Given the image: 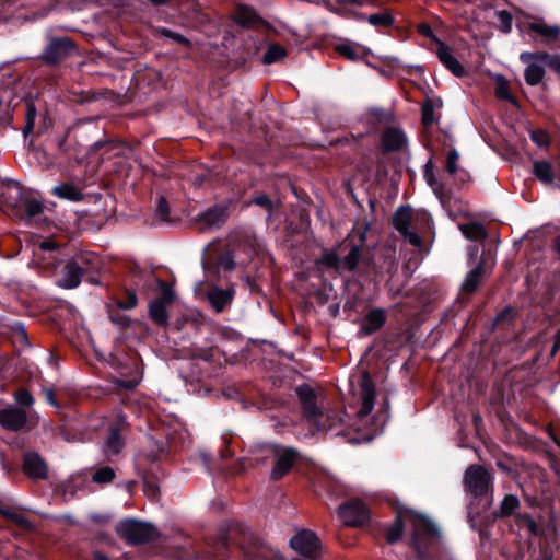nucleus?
<instances>
[{
    "label": "nucleus",
    "instance_id": "nucleus-1",
    "mask_svg": "<svg viewBox=\"0 0 560 560\" xmlns=\"http://www.w3.org/2000/svg\"><path fill=\"white\" fill-rule=\"evenodd\" d=\"M117 534L130 545H140L154 540L158 529L149 523L125 520L117 526Z\"/></svg>",
    "mask_w": 560,
    "mask_h": 560
},
{
    "label": "nucleus",
    "instance_id": "nucleus-2",
    "mask_svg": "<svg viewBox=\"0 0 560 560\" xmlns=\"http://www.w3.org/2000/svg\"><path fill=\"white\" fill-rule=\"evenodd\" d=\"M412 548L415 549L419 560H425L428 558L429 550L435 540L438 530L433 524L420 516L412 517Z\"/></svg>",
    "mask_w": 560,
    "mask_h": 560
},
{
    "label": "nucleus",
    "instance_id": "nucleus-3",
    "mask_svg": "<svg viewBox=\"0 0 560 560\" xmlns=\"http://www.w3.org/2000/svg\"><path fill=\"white\" fill-rule=\"evenodd\" d=\"M296 393L303 404V411L308 421H311L318 430H326L330 424H326V417L316 406L313 389L307 385H301L296 388Z\"/></svg>",
    "mask_w": 560,
    "mask_h": 560
},
{
    "label": "nucleus",
    "instance_id": "nucleus-4",
    "mask_svg": "<svg viewBox=\"0 0 560 560\" xmlns=\"http://www.w3.org/2000/svg\"><path fill=\"white\" fill-rule=\"evenodd\" d=\"M338 515L348 526H362L370 520V511L361 500H350L338 509Z\"/></svg>",
    "mask_w": 560,
    "mask_h": 560
},
{
    "label": "nucleus",
    "instance_id": "nucleus-5",
    "mask_svg": "<svg viewBox=\"0 0 560 560\" xmlns=\"http://www.w3.org/2000/svg\"><path fill=\"white\" fill-rule=\"evenodd\" d=\"M290 546L301 556L315 559L319 552L318 537L311 530H301L290 540Z\"/></svg>",
    "mask_w": 560,
    "mask_h": 560
},
{
    "label": "nucleus",
    "instance_id": "nucleus-6",
    "mask_svg": "<svg viewBox=\"0 0 560 560\" xmlns=\"http://www.w3.org/2000/svg\"><path fill=\"white\" fill-rule=\"evenodd\" d=\"M465 486L475 495L485 494L490 486V474L481 466L471 465L465 472Z\"/></svg>",
    "mask_w": 560,
    "mask_h": 560
},
{
    "label": "nucleus",
    "instance_id": "nucleus-7",
    "mask_svg": "<svg viewBox=\"0 0 560 560\" xmlns=\"http://www.w3.org/2000/svg\"><path fill=\"white\" fill-rule=\"evenodd\" d=\"M270 451L276 458V464L270 476L273 480H278L288 474L293 466L296 458V452L293 448H284L280 446H271Z\"/></svg>",
    "mask_w": 560,
    "mask_h": 560
},
{
    "label": "nucleus",
    "instance_id": "nucleus-8",
    "mask_svg": "<svg viewBox=\"0 0 560 560\" xmlns=\"http://www.w3.org/2000/svg\"><path fill=\"white\" fill-rule=\"evenodd\" d=\"M412 219V211L409 207H400L397 209L393 217L394 226L399 231V233L413 246H420L421 238L420 236L410 231L409 226Z\"/></svg>",
    "mask_w": 560,
    "mask_h": 560
},
{
    "label": "nucleus",
    "instance_id": "nucleus-9",
    "mask_svg": "<svg viewBox=\"0 0 560 560\" xmlns=\"http://www.w3.org/2000/svg\"><path fill=\"white\" fill-rule=\"evenodd\" d=\"M27 421V413L16 406H9L0 410V424L9 431L21 430Z\"/></svg>",
    "mask_w": 560,
    "mask_h": 560
},
{
    "label": "nucleus",
    "instance_id": "nucleus-10",
    "mask_svg": "<svg viewBox=\"0 0 560 560\" xmlns=\"http://www.w3.org/2000/svg\"><path fill=\"white\" fill-rule=\"evenodd\" d=\"M361 407L358 411L360 417L368 416L374 408L375 402V386L369 375V373H364L360 381V392H359Z\"/></svg>",
    "mask_w": 560,
    "mask_h": 560
},
{
    "label": "nucleus",
    "instance_id": "nucleus-11",
    "mask_svg": "<svg viewBox=\"0 0 560 560\" xmlns=\"http://www.w3.org/2000/svg\"><path fill=\"white\" fill-rule=\"evenodd\" d=\"M73 50L72 42L67 37L56 38L45 49L43 58L50 63H56L66 58Z\"/></svg>",
    "mask_w": 560,
    "mask_h": 560
},
{
    "label": "nucleus",
    "instance_id": "nucleus-12",
    "mask_svg": "<svg viewBox=\"0 0 560 560\" xmlns=\"http://www.w3.org/2000/svg\"><path fill=\"white\" fill-rule=\"evenodd\" d=\"M83 256H80L73 260H70L62 270V278L60 279L61 287L66 289H73L81 282V277L85 269L80 265V260Z\"/></svg>",
    "mask_w": 560,
    "mask_h": 560
},
{
    "label": "nucleus",
    "instance_id": "nucleus-13",
    "mask_svg": "<svg viewBox=\"0 0 560 560\" xmlns=\"http://www.w3.org/2000/svg\"><path fill=\"white\" fill-rule=\"evenodd\" d=\"M23 471L33 479H44L47 477L46 464L35 453H30L24 456Z\"/></svg>",
    "mask_w": 560,
    "mask_h": 560
},
{
    "label": "nucleus",
    "instance_id": "nucleus-14",
    "mask_svg": "<svg viewBox=\"0 0 560 560\" xmlns=\"http://www.w3.org/2000/svg\"><path fill=\"white\" fill-rule=\"evenodd\" d=\"M438 43V57L440 61L456 77H462L464 74V68L460 62L455 58L452 54L448 46L444 43L435 39Z\"/></svg>",
    "mask_w": 560,
    "mask_h": 560
},
{
    "label": "nucleus",
    "instance_id": "nucleus-15",
    "mask_svg": "<svg viewBox=\"0 0 560 560\" xmlns=\"http://www.w3.org/2000/svg\"><path fill=\"white\" fill-rule=\"evenodd\" d=\"M406 142L404 132L397 128H388L382 135V148L386 152L400 150Z\"/></svg>",
    "mask_w": 560,
    "mask_h": 560
},
{
    "label": "nucleus",
    "instance_id": "nucleus-16",
    "mask_svg": "<svg viewBox=\"0 0 560 560\" xmlns=\"http://www.w3.org/2000/svg\"><path fill=\"white\" fill-rule=\"evenodd\" d=\"M233 296L234 291L232 289L223 290L214 287L208 291V300L217 312L223 311L231 304Z\"/></svg>",
    "mask_w": 560,
    "mask_h": 560
},
{
    "label": "nucleus",
    "instance_id": "nucleus-17",
    "mask_svg": "<svg viewBox=\"0 0 560 560\" xmlns=\"http://www.w3.org/2000/svg\"><path fill=\"white\" fill-rule=\"evenodd\" d=\"M522 62L527 65L524 71L525 82L532 86L539 84L545 77L542 62L536 58H530L527 61Z\"/></svg>",
    "mask_w": 560,
    "mask_h": 560
},
{
    "label": "nucleus",
    "instance_id": "nucleus-18",
    "mask_svg": "<svg viewBox=\"0 0 560 560\" xmlns=\"http://www.w3.org/2000/svg\"><path fill=\"white\" fill-rule=\"evenodd\" d=\"M530 58L539 59L542 63L548 66L552 71L560 74V55L548 54L546 51H524L520 55L521 61H527Z\"/></svg>",
    "mask_w": 560,
    "mask_h": 560
},
{
    "label": "nucleus",
    "instance_id": "nucleus-19",
    "mask_svg": "<svg viewBox=\"0 0 560 560\" xmlns=\"http://www.w3.org/2000/svg\"><path fill=\"white\" fill-rule=\"evenodd\" d=\"M3 194L5 202L14 208L20 207L25 198L23 186L14 180H11L5 185V190Z\"/></svg>",
    "mask_w": 560,
    "mask_h": 560
},
{
    "label": "nucleus",
    "instance_id": "nucleus-20",
    "mask_svg": "<svg viewBox=\"0 0 560 560\" xmlns=\"http://www.w3.org/2000/svg\"><path fill=\"white\" fill-rule=\"evenodd\" d=\"M228 218L225 208H213L200 215V223L207 228H219Z\"/></svg>",
    "mask_w": 560,
    "mask_h": 560
},
{
    "label": "nucleus",
    "instance_id": "nucleus-21",
    "mask_svg": "<svg viewBox=\"0 0 560 560\" xmlns=\"http://www.w3.org/2000/svg\"><path fill=\"white\" fill-rule=\"evenodd\" d=\"M529 30L542 36L547 42L556 40L560 37L559 25H549L541 21H535L529 24Z\"/></svg>",
    "mask_w": 560,
    "mask_h": 560
},
{
    "label": "nucleus",
    "instance_id": "nucleus-22",
    "mask_svg": "<svg viewBox=\"0 0 560 560\" xmlns=\"http://www.w3.org/2000/svg\"><path fill=\"white\" fill-rule=\"evenodd\" d=\"M52 194L58 198L67 199L70 201H80L83 199L82 191L74 185L68 183L55 186L52 189Z\"/></svg>",
    "mask_w": 560,
    "mask_h": 560
},
{
    "label": "nucleus",
    "instance_id": "nucleus-23",
    "mask_svg": "<svg viewBox=\"0 0 560 560\" xmlns=\"http://www.w3.org/2000/svg\"><path fill=\"white\" fill-rule=\"evenodd\" d=\"M124 446V442L120 435V430L118 428H114L110 430L104 446V452L106 456L117 455Z\"/></svg>",
    "mask_w": 560,
    "mask_h": 560
},
{
    "label": "nucleus",
    "instance_id": "nucleus-24",
    "mask_svg": "<svg viewBox=\"0 0 560 560\" xmlns=\"http://www.w3.org/2000/svg\"><path fill=\"white\" fill-rule=\"evenodd\" d=\"M166 307L167 305H165L163 301H152L149 306V314L151 319L159 325H166L168 320Z\"/></svg>",
    "mask_w": 560,
    "mask_h": 560
},
{
    "label": "nucleus",
    "instance_id": "nucleus-25",
    "mask_svg": "<svg viewBox=\"0 0 560 560\" xmlns=\"http://www.w3.org/2000/svg\"><path fill=\"white\" fill-rule=\"evenodd\" d=\"M482 273H483V266L481 264H479L467 275L466 279L464 280V282L462 284V290L466 293L474 292L478 288V285L481 281Z\"/></svg>",
    "mask_w": 560,
    "mask_h": 560
},
{
    "label": "nucleus",
    "instance_id": "nucleus-26",
    "mask_svg": "<svg viewBox=\"0 0 560 560\" xmlns=\"http://www.w3.org/2000/svg\"><path fill=\"white\" fill-rule=\"evenodd\" d=\"M463 235L469 241H480L487 236V232L482 224L471 222L459 225Z\"/></svg>",
    "mask_w": 560,
    "mask_h": 560
},
{
    "label": "nucleus",
    "instance_id": "nucleus-27",
    "mask_svg": "<svg viewBox=\"0 0 560 560\" xmlns=\"http://www.w3.org/2000/svg\"><path fill=\"white\" fill-rule=\"evenodd\" d=\"M258 21V16L254 10L248 7L241 5L235 13V22L242 26L250 27Z\"/></svg>",
    "mask_w": 560,
    "mask_h": 560
},
{
    "label": "nucleus",
    "instance_id": "nucleus-28",
    "mask_svg": "<svg viewBox=\"0 0 560 560\" xmlns=\"http://www.w3.org/2000/svg\"><path fill=\"white\" fill-rule=\"evenodd\" d=\"M534 174L542 183L550 184L553 180L552 168L548 162H534Z\"/></svg>",
    "mask_w": 560,
    "mask_h": 560
},
{
    "label": "nucleus",
    "instance_id": "nucleus-29",
    "mask_svg": "<svg viewBox=\"0 0 560 560\" xmlns=\"http://www.w3.org/2000/svg\"><path fill=\"white\" fill-rule=\"evenodd\" d=\"M284 56L285 49L278 44H272L268 47L267 51L265 52L262 62L266 65H271L281 60Z\"/></svg>",
    "mask_w": 560,
    "mask_h": 560
},
{
    "label": "nucleus",
    "instance_id": "nucleus-30",
    "mask_svg": "<svg viewBox=\"0 0 560 560\" xmlns=\"http://www.w3.org/2000/svg\"><path fill=\"white\" fill-rule=\"evenodd\" d=\"M368 22L376 27H389L394 24V19L388 11L371 14L368 16Z\"/></svg>",
    "mask_w": 560,
    "mask_h": 560
},
{
    "label": "nucleus",
    "instance_id": "nucleus-31",
    "mask_svg": "<svg viewBox=\"0 0 560 560\" xmlns=\"http://www.w3.org/2000/svg\"><path fill=\"white\" fill-rule=\"evenodd\" d=\"M495 95L500 100L514 102L510 94L509 82L503 75H497L495 78Z\"/></svg>",
    "mask_w": 560,
    "mask_h": 560
},
{
    "label": "nucleus",
    "instance_id": "nucleus-32",
    "mask_svg": "<svg viewBox=\"0 0 560 560\" xmlns=\"http://www.w3.org/2000/svg\"><path fill=\"white\" fill-rule=\"evenodd\" d=\"M27 217L33 218L43 212V203L35 198L25 197L22 205Z\"/></svg>",
    "mask_w": 560,
    "mask_h": 560
},
{
    "label": "nucleus",
    "instance_id": "nucleus-33",
    "mask_svg": "<svg viewBox=\"0 0 560 560\" xmlns=\"http://www.w3.org/2000/svg\"><path fill=\"white\" fill-rule=\"evenodd\" d=\"M402 532H404L402 517L398 516L387 532V536H386L387 541L389 544H395L396 541H398L401 538Z\"/></svg>",
    "mask_w": 560,
    "mask_h": 560
},
{
    "label": "nucleus",
    "instance_id": "nucleus-34",
    "mask_svg": "<svg viewBox=\"0 0 560 560\" xmlns=\"http://www.w3.org/2000/svg\"><path fill=\"white\" fill-rule=\"evenodd\" d=\"M114 478H115L114 469L108 466H105V467L97 469L94 472L92 480L96 483H108V482L113 481Z\"/></svg>",
    "mask_w": 560,
    "mask_h": 560
},
{
    "label": "nucleus",
    "instance_id": "nucleus-35",
    "mask_svg": "<svg viewBox=\"0 0 560 560\" xmlns=\"http://www.w3.org/2000/svg\"><path fill=\"white\" fill-rule=\"evenodd\" d=\"M518 504H520V501L515 495H512V494L505 495V498L503 499V501L501 502V505H500L501 515L506 516V515L512 514L516 510Z\"/></svg>",
    "mask_w": 560,
    "mask_h": 560
},
{
    "label": "nucleus",
    "instance_id": "nucleus-36",
    "mask_svg": "<svg viewBox=\"0 0 560 560\" xmlns=\"http://www.w3.org/2000/svg\"><path fill=\"white\" fill-rule=\"evenodd\" d=\"M366 322L372 330L380 328L385 322V315L382 310H373L366 316Z\"/></svg>",
    "mask_w": 560,
    "mask_h": 560
},
{
    "label": "nucleus",
    "instance_id": "nucleus-37",
    "mask_svg": "<svg viewBox=\"0 0 560 560\" xmlns=\"http://www.w3.org/2000/svg\"><path fill=\"white\" fill-rule=\"evenodd\" d=\"M360 248L353 247L343 259V265L348 270H354L360 259Z\"/></svg>",
    "mask_w": 560,
    "mask_h": 560
},
{
    "label": "nucleus",
    "instance_id": "nucleus-38",
    "mask_svg": "<svg viewBox=\"0 0 560 560\" xmlns=\"http://www.w3.org/2000/svg\"><path fill=\"white\" fill-rule=\"evenodd\" d=\"M498 20L500 22V30L503 33H509L512 28V15L505 11H499L497 12Z\"/></svg>",
    "mask_w": 560,
    "mask_h": 560
},
{
    "label": "nucleus",
    "instance_id": "nucleus-39",
    "mask_svg": "<svg viewBox=\"0 0 560 560\" xmlns=\"http://www.w3.org/2000/svg\"><path fill=\"white\" fill-rule=\"evenodd\" d=\"M319 261L325 266L334 269H337L340 265V259L334 252H325Z\"/></svg>",
    "mask_w": 560,
    "mask_h": 560
},
{
    "label": "nucleus",
    "instance_id": "nucleus-40",
    "mask_svg": "<svg viewBox=\"0 0 560 560\" xmlns=\"http://www.w3.org/2000/svg\"><path fill=\"white\" fill-rule=\"evenodd\" d=\"M14 398L18 404L23 405V406L30 407L34 404L33 396L31 395V393L27 389H24V388H20L15 393Z\"/></svg>",
    "mask_w": 560,
    "mask_h": 560
},
{
    "label": "nucleus",
    "instance_id": "nucleus-41",
    "mask_svg": "<svg viewBox=\"0 0 560 560\" xmlns=\"http://www.w3.org/2000/svg\"><path fill=\"white\" fill-rule=\"evenodd\" d=\"M161 290H162L161 296L155 300L163 301V303L168 306L170 304H172L174 302L175 293H174L173 289L166 283L161 284Z\"/></svg>",
    "mask_w": 560,
    "mask_h": 560
},
{
    "label": "nucleus",
    "instance_id": "nucleus-42",
    "mask_svg": "<svg viewBox=\"0 0 560 560\" xmlns=\"http://www.w3.org/2000/svg\"><path fill=\"white\" fill-rule=\"evenodd\" d=\"M459 159L458 152L453 149L448 152L447 159H446V170L450 174H455L457 171V162Z\"/></svg>",
    "mask_w": 560,
    "mask_h": 560
},
{
    "label": "nucleus",
    "instance_id": "nucleus-43",
    "mask_svg": "<svg viewBox=\"0 0 560 560\" xmlns=\"http://www.w3.org/2000/svg\"><path fill=\"white\" fill-rule=\"evenodd\" d=\"M424 177H425L428 184L434 190V192L438 194L440 188H441V185L439 184V182H438V179H436V177H435V175L433 173V170H432V166H431L430 162L425 165Z\"/></svg>",
    "mask_w": 560,
    "mask_h": 560
},
{
    "label": "nucleus",
    "instance_id": "nucleus-44",
    "mask_svg": "<svg viewBox=\"0 0 560 560\" xmlns=\"http://www.w3.org/2000/svg\"><path fill=\"white\" fill-rule=\"evenodd\" d=\"M250 202L258 207L264 208L265 210H267L269 212V214L271 213L272 208H273V203L267 195L256 196L255 198H253L250 200Z\"/></svg>",
    "mask_w": 560,
    "mask_h": 560
},
{
    "label": "nucleus",
    "instance_id": "nucleus-45",
    "mask_svg": "<svg viewBox=\"0 0 560 560\" xmlns=\"http://www.w3.org/2000/svg\"><path fill=\"white\" fill-rule=\"evenodd\" d=\"M143 492L150 499H155L159 494V486L155 481L150 479L143 480Z\"/></svg>",
    "mask_w": 560,
    "mask_h": 560
},
{
    "label": "nucleus",
    "instance_id": "nucleus-46",
    "mask_svg": "<svg viewBox=\"0 0 560 560\" xmlns=\"http://www.w3.org/2000/svg\"><path fill=\"white\" fill-rule=\"evenodd\" d=\"M336 50L345 56L346 58L350 59V60H354L358 58V52L357 50L349 44H341V45H338Z\"/></svg>",
    "mask_w": 560,
    "mask_h": 560
},
{
    "label": "nucleus",
    "instance_id": "nucleus-47",
    "mask_svg": "<svg viewBox=\"0 0 560 560\" xmlns=\"http://www.w3.org/2000/svg\"><path fill=\"white\" fill-rule=\"evenodd\" d=\"M168 214H170L168 203L164 197H161L158 202V206H156V215L161 220L166 221L168 219Z\"/></svg>",
    "mask_w": 560,
    "mask_h": 560
},
{
    "label": "nucleus",
    "instance_id": "nucleus-48",
    "mask_svg": "<svg viewBox=\"0 0 560 560\" xmlns=\"http://www.w3.org/2000/svg\"><path fill=\"white\" fill-rule=\"evenodd\" d=\"M35 117H36V109H35V106L33 104H27V109H26V125H25V128L24 130L26 132L28 131H32L33 130V127H34V121H35Z\"/></svg>",
    "mask_w": 560,
    "mask_h": 560
},
{
    "label": "nucleus",
    "instance_id": "nucleus-49",
    "mask_svg": "<svg viewBox=\"0 0 560 560\" xmlns=\"http://www.w3.org/2000/svg\"><path fill=\"white\" fill-rule=\"evenodd\" d=\"M138 303L137 295L133 292H127V296L125 301H119L117 304L119 308L122 310H131Z\"/></svg>",
    "mask_w": 560,
    "mask_h": 560
},
{
    "label": "nucleus",
    "instance_id": "nucleus-50",
    "mask_svg": "<svg viewBox=\"0 0 560 560\" xmlns=\"http://www.w3.org/2000/svg\"><path fill=\"white\" fill-rule=\"evenodd\" d=\"M422 121L425 126L432 125L434 121V110L431 104L422 106Z\"/></svg>",
    "mask_w": 560,
    "mask_h": 560
},
{
    "label": "nucleus",
    "instance_id": "nucleus-51",
    "mask_svg": "<svg viewBox=\"0 0 560 560\" xmlns=\"http://www.w3.org/2000/svg\"><path fill=\"white\" fill-rule=\"evenodd\" d=\"M532 140L536 142L539 147L547 145L549 142V137L545 131L535 130L530 133Z\"/></svg>",
    "mask_w": 560,
    "mask_h": 560
},
{
    "label": "nucleus",
    "instance_id": "nucleus-52",
    "mask_svg": "<svg viewBox=\"0 0 560 560\" xmlns=\"http://www.w3.org/2000/svg\"><path fill=\"white\" fill-rule=\"evenodd\" d=\"M371 115L374 116L378 121L388 122L393 119V114L390 112H385L381 108L372 109Z\"/></svg>",
    "mask_w": 560,
    "mask_h": 560
},
{
    "label": "nucleus",
    "instance_id": "nucleus-53",
    "mask_svg": "<svg viewBox=\"0 0 560 560\" xmlns=\"http://www.w3.org/2000/svg\"><path fill=\"white\" fill-rule=\"evenodd\" d=\"M161 34L163 36L170 37L173 40H175L177 43H180V44H184V45H188V43H189L188 39L185 38L183 35L174 33V32H172L170 30H166V28L161 30Z\"/></svg>",
    "mask_w": 560,
    "mask_h": 560
},
{
    "label": "nucleus",
    "instance_id": "nucleus-54",
    "mask_svg": "<svg viewBox=\"0 0 560 560\" xmlns=\"http://www.w3.org/2000/svg\"><path fill=\"white\" fill-rule=\"evenodd\" d=\"M12 522L25 529H30L33 526L32 523L25 516L19 513L12 515Z\"/></svg>",
    "mask_w": 560,
    "mask_h": 560
},
{
    "label": "nucleus",
    "instance_id": "nucleus-55",
    "mask_svg": "<svg viewBox=\"0 0 560 560\" xmlns=\"http://www.w3.org/2000/svg\"><path fill=\"white\" fill-rule=\"evenodd\" d=\"M524 523L529 533H532V534L537 533V525L533 518L526 516V517H524Z\"/></svg>",
    "mask_w": 560,
    "mask_h": 560
},
{
    "label": "nucleus",
    "instance_id": "nucleus-56",
    "mask_svg": "<svg viewBox=\"0 0 560 560\" xmlns=\"http://www.w3.org/2000/svg\"><path fill=\"white\" fill-rule=\"evenodd\" d=\"M419 32L424 36L433 37L434 39H436L433 35L431 27L428 24H421L419 26Z\"/></svg>",
    "mask_w": 560,
    "mask_h": 560
},
{
    "label": "nucleus",
    "instance_id": "nucleus-57",
    "mask_svg": "<svg viewBox=\"0 0 560 560\" xmlns=\"http://www.w3.org/2000/svg\"><path fill=\"white\" fill-rule=\"evenodd\" d=\"M39 248L43 250H54L56 248V243L52 241H43L39 244Z\"/></svg>",
    "mask_w": 560,
    "mask_h": 560
},
{
    "label": "nucleus",
    "instance_id": "nucleus-58",
    "mask_svg": "<svg viewBox=\"0 0 560 560\" xmlns=\"http://www.w3.org/2000/svg\"><path fill=\"white\" fill-rule=\"evenodd\" d=\"M45 397H46V399H47V401L49 404H51L52 406L58 407V404H57V401L55 399V394H54L52 389H46L45 390Z\"/></svg>",
    "mask_w": 560,
    "mask_h": 560
},
{
    "label": "nucleus",
    "instance_id": "nucleus-59",
    "mask_svg": "<svg viewBox=\"0 0 560 560\" xmlns=\"http://www.w3.org/2000/svg\"><path fill=\"white\" fill-rule=\"evenodd\" d=\"M555 345L552 347V354L560 348V330L557 331L555 336Z\"/></svg>",
    "mask_w": 560,
    "mask_h": 560
},
{
    "label": "nucleus",
    "instance_id": "nucleus-60",
    "mask_svg": "<svg viewBox=\"0 0 560 560\" xmlns=\"http://www.w3.org/2000/svg\"><path fill=\"white\" fill-rule=\"evenodd\" d=\"M339 3L341 4H359V5H362L363 4V0H337Z\"/></svg>",
    "mask_w": 560,
    "mask_h": 560
},
{
    "label": "nucleus",
    "instance_id": "nucleus-61",
    "mask_svg": "<svg viewBox=\"0 0 560 560\" xmlns=\"http://www.w3.org/2000/svg\"><path fill=\"white\" fill-rule=\"evenodd\" d=\"M0 513L10 521H12V515L16 514L15 512H11L9 510H1Z\"/></svg>",
    "mask_w": 560,
    "mask_h": 560
},
{
    "label": "nucleus",
    "instance_id": "nucleus-62",
    "mask_svg": "<svg viewBox=\"0 0 560 560\" xmlns=\"http://www.w3.org/2000/svg\"><path fill=\"white\" fill-rule=\"evenodd\" d=\"M0 513L10 521H12V515L16 514L15 512H11L9 510H1Z\"/></svg>",
    "mask_w": 560,
    "mask_h": 560
},
{
    "label": "nucleus",
    "instance_id": "nucleus-63",
    "mask_svg": "<svg viewBox=\"0 0 560 560\" xmlns=\"http://www.w3.org/2000/svg\"><path fill=\"white\" fill-rule=\"evenodd\" d=\"M94 560H109L105 555H103L102 552H94Z\"/></svg>",
    "mask_w": 560,
    "mask_h": 560
},
{
    "label": "nucleus",
    "instance_id": "nucleus-64",
    "mask_svg": "<svg viewBox=\"0 0 560 560\" xmlns=\"http://www.w3.org/2000/svg\"><path fill=\"white\" fill-rule=\"evenodd\" d=\"M223 264L228 270H232L234 268V261L232 259H226Z\"/></svg>",
    "mask_w": 560,
    "mask_h": 560
}]
</instances>
